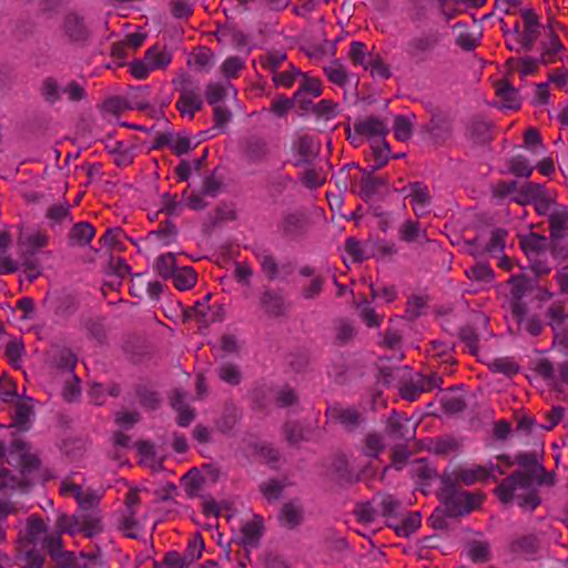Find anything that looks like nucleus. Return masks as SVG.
I'll list each match as a JSON object with an SVG mask.
<instances>
[{
    "label": "nucleus",
    "instance_id": "1",
    "mask_svg": "<svg viewBox=\"0 0 568 568\" xmlns=\"http://www.w3.org/2000/svg\"><path fill=\"white\" fill-rule=\"evenodd\" d=\"M9 457L19 462L23 478L20 479L11 475L9 470L0 468V490L27 489L33 479L31 477L33 471L39 468V458L31 452L30 447L21 440H16L12 444Z\"/></svg>",
    "mask_w": 568,
    "mask_h": 568
},
{
    "label": "nucleus",
    "instance_id": "2",
    "mask_svg": "<svg viewBox=\"0 0 568 568\" xmlns=\"http://www.w3.org/2000/svg\"><path fill=\"white\" fill-rule=\"evenodd\" d=\"M496 494L501 503L515 500L526 510H534L540 503L531 476L525 473H517L505 479L496 488Z\"/></svg>",
    "mask_w": 568,
    "mask_h": 568
},
{
    "label": "nucleus",
    "instance_id": "3",
    "mask_svg": "<svg viewBox=\"0 0 568 568\" xmlns=\"http://www.w3.org/2000/svg\"><path fill=\"white\" fill-rule=\"evenodd\" d=\"M26 529L27 537L33 546H41L54 559L63 558V562L73 560L72 552L62 551L61 534L63 531L60 529L57 532H48L45 524L41 519L33 517L28 520Z\"/></svg>",
    "mask_w": 568,
    "mask_h": 568
},
{
    "label": "nucleus",
    "instance_id": "4",
    "mask_svg": "<svg viewBox=\"0 0 568 568\" xmlns=\"http://www.w3.org/2000/svg\"><path fill=\"white\" fill-rule=\"evenodd\" d=\"M542 28L539 24L538 17L532 10H524L521 12V21L517 22L514 27V33L509 37L510 49H525L529 50L537 39L541 38Z\"/></svg>",
    "mask_w": 568,
    "mask_h": 568
},
{
    "label": "nucleus",
    "instance_id": "5",
    "mask_svg": "<svg viewBox=\"0 0 568 568\" xmlns=\"http://www.w3.org/2000/svg\"><path fill=\"white\" fill-rule=\"evenodd\" d=\"M537 51L539 61L544 65L564 62L567 58L565 45L550 27L542 28Z\"/></svg>",
    "mask_w": 568,
    "mask_h": 568
},
{
    "label": "nucleus",
    "instance_id": "6",
    "mask_svg": "<svg viewBox=\"0 0 568 568\" xmlns=\"http://www.w3.org/2000/svg\"><path fill=\"white\" fill-rule=\"evenodd\" d=\"M173 83L180 91L176 102L178 110L182 116L193 119L195 112L201 109L203 103L199 90L192 85L190 78L184 73L174 80Z\"/></svg>",
    "mask_w": 568,
    "mask_h": 568
},
{
    "label": "nucleus",
    "instance_id": "7",
    "mask_svg": "<svg viewBox=\"0 0 568 568\" xmlns=\"http://www.w3.org/2000/svg\"><path fill=\"white\" fill-rule=\"evenodd\" d=\"M494 470V466L471 465L467 467H458L454 470V480L462 483L466 486H471L476 483H483L487 480Z\"/></svg>",
    "mask_w": 568,
    "mask_h": 568
},
{
    "label": "nucleus",
    "instance_id": "8",
    "mask_svg": "<svg viewBox=\"0 0 568 568\" xmlns=\"http://www.w3.org/2000/svg\"><path fill=\"white\" fill-rule=\"evenodd\" d=\"M356 134L368 138L373 141H384L388 134V122L375 116H369L354 124Z\"/></svg>",
    "mask_w": 568,
    "mask_h": 568
},
{
    "label": "nucleus",
    "instance_id": "9",
    "mask_svg": "<svg viewBox=\"0 0 568 568\" xmlns=\"http://www.w3.org/2000/svg\"><path fill=\"white\" fill-rule=\"evenodd\" d=\"M483 503V495L464 491L455 495L452 498V507L449 511L452 515H464L478 508Z\"/></svg>",
    "mask_w": 568,
    "mask_h": 568
},
{
    "label": "nucleus",
    "instance_id": "10",
    "mask_svg": "<svg viewBox=\"0 0 568 568\" xmlns=\"http://www.w3.org/2000/svg\"><path fill=\"white\" fill-rule=\"evenodd\" d=\"M33 546L27 537V530L21 538V549L19 554V561L22 568H41L43 557L39 551H36Z\"/></svg>",
    "mask_w": 568,
    "mask_h": 568
},
{
    "label": "nucleus",
    "instance_id": "11",
    "mask_svg": "<svg viewBox=\"0 0 568 568\" xmlns=\"http://www.w3.org/2000/svg\"><path fill=\"white\" fill-rule=\"evenodd\" d=\"M410 205L417 216H424L430 204L429 192L426 186L414 183L410 185Z\"/></svg>",
    "mask_w": 568,
    "mask_h": 568
},
{
    "label": "nucleus",
    "instance_id": "12",
    "mask_svg": "<svg viewBox=\"0 0 568 568\" xmlns=\"http://www.w3.org/2000/svg\"><path fill=\"white\" fill-rule=\"evenodd\" d=\"M496 95L498 103L503 109L517 110L520 108V98L518 91L506 81L496 84Z\"/></svg>",
    "mask_w": 568,
    "mask_h": 568
},
{
    "label": "nucleus",
    "instance_id": "13",
    "mask_svg": "<svg viewBox=\"0 0 568 568\" xmlns=\"http://www.w3.org/2000/svg\"><path fill=\"white\" fill-rule=\"evenodd\" d=\"M145 60L148 61L152 71L164 70L172 61V54L164 48L152 47L145 52Z\"/></svg>",
    "mask_w": 568,
    "mask_h": 568
},
{
    "label": "nucleus",
    "instance_id": "14",
    "mask_svg": "<svg viewBox=\"0 0 568 568\" xmlns=\"http://www.w3.org/2000/svg\"><path fill=\"white\" fill-rule=\"evenodd\" d=\"M513 315L520 329H524L531 335H538L541 332L542 326L540 321L536 317H525L524 308L518 301L513 304Z\"/></svg>",
    "mask_w": 568,
    "mask_h": 568
},
{
    "label": "nucleus",
    "instance_id": "15",
    "mask_svg": "<svg viewBox=\"0 0 568 568\" xmlns=\"http://www.w3.org/2000/svg\"><path fill=\"white\" fill-rule=\"evenodd\" d=\"M328 417L345 427L357 425L359 415L354 408L334 406L327 410Z\"/></svg>",
    "mask_w": 568,
    "mask_h": 568
},
{
    "label": "nucleus",
    "instance_id": "16",
    "mask_svg": "<svg viewBox=\"0 0 568 568\" xmlns=\"http://www.w3.org/2000/svg\"><path fill=\"white\" fill-rule=\"evenodd\" d=\"M185 394L180 390H174L171 403L173 408L178 412V423L180 426H187L194 419V412L184 404Z\"/></svg>",
    "mask_w": 568,
    "mask_h": 568
},
{
    "label": "nucleus",
    "instance_id": "17",
    "mask_svg": "<svg viewBox=\"0 0 568 568\" xmlns=\"http://www.w3.org/2000/svg\"><path fill=\"white\" fill-rule=\"evenodd\" d=\"M436 44L433 36H419L412 39L407 44V53L413 58H422L429 52Z\"/></svg>",
    "mask_w": 568,
    "mask_h": 568
},
{
    "label": "nucleus",
    "instance_id": "18",
    "mask_svg": "<svg viewBox=\"0 0 568 568\" xmlns=\"http://www.w3.org/2000/svg\"><path fill=\"white\" fill-rule=\"evenodd\" d=\"M262 536V521L258 518L243 524L241 528V541L245 546H255Z\"/></svg>",
    "mask_w": 568,
    "mask_h": 568
},
{
    "label": "nucleus",
    "instance_id": "19",
    "mask_svg": "<svg viewBox=\"0 0 568 568\" xmlns=\"http://www.w3.org/2000/svg\"><path fill=\"white\" fill-rule=\"evenodd\" d=\"M49 237L44 232L36 231L27 235H21L18 240L19 245L28 253L42 248L48 245Z\"/></svg>",
    "mask_w": 568,
    "mask_h": 568
},
{
    "label": "nucleus",
    "instance_id": "20",
    "mask_svg": "<svg viewBox=\"0 0 568 568\" xmlns=\"http://www.w3.org/2000/svg\"><path fill=\"white\" fill-rule=\"evenodd\" d=\"M546 237L536 233H530L523 237L520 241L521 248L524 250L527 257H531V255H537L546 251Z\"/></svg>",
    "mask_w": 568,
    "mask_h": 568
},
{
    "label": "nucleus",
    "instance_id": "21",
    "mask_svg": "<svg viewBox=\"0 0 568 568\" xmlns=\"http://www.w3.org/2000/svg\"><path fill=\"white\" fill-rule=\"evenodd\" d=\"M70 241L74 245L84 246L94 236V230L89 223H78L70 231Z\"/></svg>",
    "mask_w": 568,
    "mask_h": 568
},
{
    "label": "nucleus",
    "instance_id": "22",
    "mask_svg": "<svg viewBox=\"0 0 568 568\" xmlns=\"http://www.w3.org/2000/svg\"><path fill=\"white\" fill-rule=\"evenodd\" d=\"M120 394V387L116 384L104 386L102 384H93L89 389L90 398L97 404L105 403L106 396L116 397Z\"/></svg>",
    "mask_w": 568,
    "mask_h": 568
},
{
    "label": "nucleus",
    "instance_id": "23",
    "mask_svg": "<svg viewBox=\"0 0 568 568\" xmlns=\"http://www.w3.org/2000/svg\"><path fill=\"white\" fill-rule=\"evenodd\" d=\"M174 286L180 291L192 288L196 283V274L191 267H181L171 277Z\"/></svg>",
    "mask_w": 568,
    "mask_h": 568
},
{
    "label": "nucleus",
    "instance_id": "24",
    "mask_svg": "<svg viewBox=\"0 0 568 568\" xmlns=\"http://www.w3.org/2000/svg\"><path fill=\"white\" fill-rule=\"evenodd\" d=\"M550 227L556 236L568 233V211L565 207L556 209L550 213Z\"/></svg>",
    "mask_w": 568,
    "mask_h": 568
},
{
    "label": "nucleus",
    "instance_id": "25",
    "mask_svg": "<svg viewBox=\"0 0 568 568\" xmlns=\"http://www.w3.org/2000/svg\"><path fill=\"white\" fill-rule=\"evenodd\" d=\"M544 186L537 183H527L521 186L516 201L519 204H528L534 203L537 197L541 196V193L544 191Z\"/></svg>",
    "mask_w": 568,
    "mask_h": 568
},
{
    "label": "nucleus",
    "instance_id": "26",
    "mask_svg": "<svg viewBox=\"0 0 568 568\" xmlns=\"http://www.w3.org/2000/svg\"><path fill=\"white\" fill-rule=\"evenodd\" d=\"M175 264V256L172 253H166L158 257L155 268L162 277L169 278L172 277L178 270Z\"/></svg>",
    "mask_w": 568,
    "mask_h": 568
},
{
    "label": "nucleus",
    "instance_id": "27",
    "mask_svg": "<svg viewBox=\"0 0 568 568\" xmlns=\"http://www.w3.org/2000/svg\"><path fill=\"white\" fill-rule=\"evenodd\" d=\"M303 511L301 507L294 503L285 504L282 514L281 521L283 525L287 527H294L300 524L302 519Z\"/></svg>",
    "mask_w": 568,
    "mask_h": 568
},
{
    "label": "nucleus",
    "instance_id": "28",
    "mask_svg": "<svg viewBox=\"0 0 568 568\" xmlns=\"http://www.w3.org/2000/svg\"><path fill=\"white\" fill-rule=\"evenodd\" d=\"M213 53L205 48L190 54L187 64L196 70H203L212 64Z\"/></svg>",
    "mask_w": 568,
    "mask_h": 568
},
{
    "label": "nucleus",
    "instance_id": "29",
    "mask_svg": "<svg viewBox=\"0 0 568 568\" xmlns=\"http://www.w3.org/2000/svg\"><path fill=\"white\" fill-rule=\"evenodd\" d=\"M58 528L63 531L68 532L71 536L81 534V526H82V519L80 516H67L62 515L58 518L57 521Z\"/></svg>",
    "mask_w": 568,
    "mask_h": 568
},
{
    "label": "nucleus",
    "instance_id": "30",
    "mask_svg": "<svg viewBox=\"0 0 568 568\" xmlns=\"http://www.w3.org/2000/svg\"><path fill=\"white\" fill-rule=\"evenodd\" d=\"M531 270L538 275H546L551 270V264L549 262V253L544 251L542 253H539L537 255H531V257H528Z\"/></svg>",
    "mask_w": 568,
    "mask_h": 568
},
{
    "label": "nucleus",
    "instance_id": "31",
    "mask_svg": "<svg viewBox=\"0 0 568 568\" xmlns=\"http://www.w3.org/2000/svg\"><path fill=\"white\" fill-rule=\"evenodd\" d=\"M378 505L381 506V515L388 518L395 519L399 516L400 505L390 495H385L379 498Z\"/></svg>",
    "mask_w": 568,
    "mask_h": 568
},
{
    "label": "nucleus",
    "instance_id": "32",
    "mask_svg": "<svg viewBox=\"0 0 568 568\" xmlns=\"http://www.w3.org/2000/svg\"><path fill=\"white\" fill-rule=\"evenodd\" d=\"M389 145L384 141H381V144H375L372 146V156L374 160V164L372 165V170H378L384 166L389 159Z\"/></svg>",
    "mask_w": 568,
    "mask_h": 568
},
{
    "label": "nucleus",
    "instance_id": "33",
    "mask_svg": "<svg viewBox=\"0 0 568 568\" xmlns=\"http://www.w3.org/2000/svg\"><path fill=\"white\" fill-rule=\"evenodd\" d=\"M136 448L142 464L151 467L152 469H155L160 466V463L155 459L153 445L148 442H141L136 445Z\"/></svg>",
    "mask_w": 568,
    "mask_h": 568
},
{
    "label": "nucleus",
    "instance_id": "34",
    "mask_svg": "<svg viewBox=\"0 0 568 568\" xmlns=\"http://www.w3.org/2000/svg\"><path fill=\"white\" fill-rule=\"evenodd\" d=\"M32 415V406L28 402L19 403L16 408L14 425L21 429H27Z\"/></svg>",
    "mask_w": 568,
    "mask_h": 568
},
{
    "label": "nucleus",
    "instance_id": "35",
    "mask_svg": "<svg viewBox=\"0 0 568 568\" xmlns=\"http://www.w3.org/2000/svg\"><path fill=\"white\" fill-rule=\"evenodd\" d=\"M314 113L325 120L334 119L339 113L338 104L332 100H322L313 109Z\"/></svg>",
    "mask_w": 568,
    "mask_h": 568
},
{
    "label": "nucleus",
    "instance_id": "36",
    "mask_svg": "<svg viewBox=\"0 0 568 568\" xmlns=\"http://www.w3.org/2000/svg\"><path fill=\"white\" fill-rule=\"evenodd\" d=\"M422 236H424V232L416 222L406 221L399 229V237L405 242H414Z\"/></svg>",
    "mask_w": 568,
    "mask_h": 568
},
{
    "label": "nucleus",
    "instance_id": "37",
    "mask_svg": "<svg viewBox=\"0 0 568 568\" xmlns=\"http://www.w3.org/2000/svg\"><path fill=\"white\" fill-rule=\"evenodd\" d=\"M244 68V61L239 57L227 58L221 65L222 74L227 79L236 78Z\"/></svg>",
    "mask_w": 568,
    "mask_h": 568
},
{
    "label": "nucleus",
    "instance_id": "38",
    "mask_svg": "<svg viewBox=\"0 0 568 568\" xmlns=\"http://www.w3.org/2000/svg\"><path fill=\"white\" fill-rule=\"evenodd\" d=\"M81 534L85 537H93L101 531L100 518L95 515H81Z\"/></svg>",
    "mask_w": 568,
    "mask_h": 568
},
{
    "label": "nucleus",
    "instance_id": "39",
    "mask_svg": "<svg viewBox=\"0 0 568 568\" xmlns=\"http://www.w3.org/2000/svg\"><path fill=\"white\" fill-rule=\"evenodd\" d=\"M389 526H394L396 534L398 536H409L413 534L420 525V518L418 514L410 515L407 517L402 525L388 524Z\"/></svg>",
    "mask_w": 568,
    "mask_h": 568
},
{
    "label": "nucleus",
    "instance_id": "40",
    "mask_svg": "<svg viewBox=\"0 0 568 568\" xmlns=\"http://www.w3.org/2000/svg\"><path fill=\"white\" fill-rule=\"evenodd\" d=\"M65 31L73 40H81L85 34L84 27L79 17L75 14H71L67 18Z\"/></svg>",
    "mask_w": 568,
    "mask_h": 568
},
{
    "label": "nucleus",
    "instance_id": "41",
    "mask_svg": "<svg viewBox=\"0 0 568 568\" xmlns=\"http://www.w3.org/2000/svg\"><path fill=\"white\" fill-rule=\"evenodd\" d=\"M47 217L52 224L62 223L70 219V206L68 204H54L48 209Z\"/></svg>",
    "mask_w": 568,
    "mask_h": 568
},
{
    "label": "nucleus",
    "instance_id": "42",
    "mask_svg": "<svg viewBox=\"0 0 568 568\" xmlns=\"http://www.w3.org/2000/svg\"><path fill=\"white\" fill-rule=\"evenodd\" d=\"M382 436L377 434H368L364 443V453L371 457H377L378 454L384 449Z\"/></svg>",
    "mask_w": 568,
    "mask_h": 568
},
{
    "label": "nucleus",
    "instance_id": "43",
    "mask_svg": "<svg viewBox=\"0 0 568 568\" xmlns=\"http://www.w3.org/2000/svg\"><path fill=\"white\" fill-rule=\"evenodd\" d=\"M232 85H223L220 83H209L205 90L206 100L210 104H217L226 94Z\"/></svg>",
    "mask_w": 568,
    "mask_h": 568
},
{
    "label": "nucleus",
    "instance_id": "44",
    "mask_svg": "<svg viewBox=\"0 0 568 568\" xmlns=\"http://www.w3.org/2000/svg\"><path fill=\"white\" fill-rule=\"evenodd\" d=\"M61 90L57 81L52 78H48L42 82L41 94L45 101L54 103L60 99Z\"/></svg>",
    "mask_w": 568,
    "mask_h": 568
},
{
    "label": "nucleus",
    "instance_id": "45",
    "mask_svg": "<svg viewBox=\"0 0 568 568\" xmlns=\"http://www.w3.org/2000/svg\"><path fill=\"white\" fill-rule=\"evenodd\" d=\"M468 556L476 564L485 562L489 559V547L485 542H473L468 548Z\"/></svg>",
    "mask_w": 568,
    "mask_h": 568
},
{
    "label": "nucleus",
    "instance_id": "46",
    "mask_svg": "<svg viewBox=\"0 0 568 568\" xmlns=\"http://www.w3.org/2000/svg\"><path fill=\"white\" fill-rule=\"evenodd\" d=\"M326 77L333 83L337 85L345 84L347 80V74L343 65L337 62H332L329 65L324 69Z\"/></svg>",
    "mask_w": 568,
    "mask_h": 568
},
{
    "label": "nucleus",
    "instance_id": "47",
    "mask_svg": "<svg viewBox=\"0 0 568 568\" xmlns=\"http://www.w3.org/2000/svg\"><path fill=\"white\" fill-rule=\"evenodd\" d=\"M100 499L101 495L90 489L82 490L75 498L80 508L83 510L94 508L99 504Z\"/></svg>",
    "mask_w": 568,
    "mask_h": 568
},
{
    "label": "nucleus",
    "instance_id": "48",
    "mask_svg": "<svg viewBox=\"0 0 568 568\" xmlns=\"http://www.w3.org/2000/svg\"><path fill=\"white\" fill-rule=\"evenodd\" d=\"M510 171L524 178H529L532 173V166L529 164L528 160L521 155L515 156L510 160Z\"/></svg>",
    "mask_w": 568,
    "mask_h": 568
},
{
    "label": "nucleus",
    "instance_id": "49",
    "mask_svg": "<svg viewBox=\"0 0 568 568\" xmlns=\"http://www.w3.org/2000/svg\"><path fill=\"white\" fill-rule=\"evenodd\" d=\"M394 134L398 141H407L412 135V124L405 116H396L394 121Z\"/></svg>",
    "mask_w": 568,
    "mask_h": 568
},
{
    "label": "nucleus",
    "instance_id": "50",
    "mask_svg": "<svg viewBox=\"0 0 568 568\" xmlns=\"http://www.w3.org/2000/svg\"><path fill=\"white\" fill-rule=\"evenodd\" d=\"M349 57L355 64L368 68V55L366 53V45L362 42H353L351 44Z\"/></svg>",
    "mask_w": 568,
    "mask_h": 568
},
{
    "label": "nucleus",
    "instance_id": "51",
    "mask_svg": "<svg viewBox=\"0 0 568 568\" xmlns=\"http://www.w3.org/2000/svg\"><path fill=\"white\" fill-rule=\"evenodd\" d=\"M379 510H376L372 504H361L355 509V516L358 521L363 524H371L375 521Z\"/></svg>",
    "mask_w": 568,
    "mask_h": 568
},
{
    "label": "nucleus",
    "instance_id": "52",
    "mask_svg": "<svg viewBox=\"0 0 568 568\" xmlns=\"http://www.w3.org/2000/svg\"><path fill=\"white\" fill-rule=\"evenodd\" d=\"M303 78V81L301 83L300 90L297 91L296 95H300L302 93H310L313 97H318L322 93V84L320 80L314 78H308L305 74L301 75Z\"/></svg>",
    "mask_w": 568,
    "mask_h": 568
},
{
    "label": "nucleus",
    "instance_id": "53",
    "mask_svg": "<svg viewBox=\"0 0 568 568\" xmlns=\"http://www.w3.org/2000/svg\"><path fill=\"white\" fill-rule=\"evenodd\" d=\"M219 376L225 383L237 385L241 382L239 368L232 364L222 365L219 369Z\"/></svg>",
    "mask_w": 568,
    "mask_h": 568
},
{
    "label": "nucleus",
    "instance_id": "54",
    "mask_svg": "<svg viewBox=\"0 0 568 568\" xmlns=\"http://www.w3.org/2000/svg\"><path fill=\"white\" fill-rule=\"evenodd\" d=\"M325 180V174L316 169H307L302 175V182L307 187H318Z\"/></svg>",
    "mask_w": 568,
    "mask_h": 568
},
{
    "label": "nucleus",
    "instance_id": "55",
    "mask_svg": "<svg viewBox=\"0 0 568 568\" xmlns=\"http://www.w3.org/2000/svg\"><path fill=\"white\" fill-rule=\"evenodd\" d=\"M539 64H541L539 61V58L527 57V58L520 59L517 62L516 68L521 77H527V75L536 73L538 71Z\"/></svg>",
    "mask_w": 568,
    "mask_h": 568
},
{
    "label": "nucleus",
    "instance_id": "56",
    "mask_svg": "<svg viewBox=\"0 0 568 568\" xmlns=\"http://www.w3.org/2000/svg\"><path fill=\"white\" fill-rule=\"evenodd\" d=\"M286 59V54L280 51L268 52L261 59L262 65L270 70L275 71Z\"/></svg>",
    "mask_w": 568,
    "mask_h": 568
},
{
    "label": "nucleus",
    "instance_id": "57",
    "mask_svg": "<svg viewBox=\"0 0 568 568\" xmlns=\"http://www.w3.org/2000/svg\"><path fill=\"white\" fill-rule=\"evenodd\" d=\"M345 251L353 262H361L366 258V254L362 244L355 239H347L345 242Z\"/></svg>",
    "mask_w": 568,
    "mask_h": 568
},
{
    "label": "nucleus",
    "instance_id": "58",
    "mask_svg": "<svg viewBox=\"0 0 568 568\" xmlns=\"http://www.w3.org/2000/svg\"><path fill=\"white\" fill-rule=\"evenodd\" d=\"M22 353L23 347L20 342L14 339L7 344L6 355L12 366L19 367Z\"/></svg>",
    "mask_w": 568,
    "mask_h": 568
},
{
    "label": "nucleus",
    "instance_id": "59",
    "mask_svg": "<svg viewBox=\"0 0 568 568\" xmlns=\"http://www.w3.org/2000/svg\"><path fill=\"white\" fill-rule=\"evenodd\" d=\"M516 462L518 465L527 468L531 473H537L538 470H542L541 466L538 463V456L536 454H518L516 456Z\"/></svg>",
    "mask_w": 568,
    "mask_h": 568
},
{
    "label": "nucleus",
    "instance_id": "60",
    "mask_svg": "<svg viewBox=\"0 0 568 568\" xmlns=\"http://www.w3.org/2000/svg\"><path fill=\"white\" fill-rule=\"evenodd\" d=\"M458 449V444L454 438L437 439L432 447L435 454L447 455Z\"/></svg>",
    "mask_w": 568,
    "mask_h": 568
},
{
    "label": "nucleus",
    "instance_id": "61",
    "mask_svg": "<svg viewBox=\"0 0 568 568\" xmlns=\"http://www.w3.org/2000/svg\"><path fill=\"white\" fill-rule=\"evenodd\" d=\"M298 75H302V73L296 68L292 67L288 71L274 74L273 80L276 85L291 88Z\"/></svg>",
    "mask_w": 568,
    "mask_h": 568
},
{
    "label": "nucleus",
    "instance_id": "62",
    "mask_svg": "<svg viewBox=\"0 0 568 568\" xmlns=\"http://www.w3.org/2000/svg\"><path fill=\"white\" fill-rule=\"evenodd\" d=\"M507 236V232L503 229H496L491 232L490 241L487 244V250L489 252L501 251L505 246V240Z\"/></svg>",
    "mask_w": 568,
    "mask_h": 568
},
{
    "label": "nucleus",
    "instance_id": "63",
    "mask_svg": "<svg viewBox=\"0 0 568 568\" xmlns=\"http://www.w3.org/2000/svg\"><path fill=\"white\" fill-rule=\"evenodd\" d=\"M548 80L558 88L566 87L568 84V67L552 70L548 75Z\"/></svg>",
    "mask_w": 568,
    "mask_h": 568
},
{
    "label": "nucleus",
    "instance_id": "64",
    "mask_svg": "<svg viewBox=\"0 0 568 568\" xmlns=\"http://www.w3.org/2000/svg\"><path fill=\"white\" fill-rule=\"evenodd\" d=\"M80 558L82 559L81 566L83 568H105L99 551L92 554L81 552Z\"/></svg>",
    "mask_w": 568,
    "mask_h": 568
}]
</instances>
